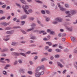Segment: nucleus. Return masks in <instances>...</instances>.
Masks as SVG:
<instances>
[{
	"label": "nucleus",
	"instance_id": "338daca9",
	"mask_svg": "<svg viewBox=\"0 0 77 77\" xmlns=\"http://www.w3.org/2000/svg\"><path fill=\"white\" fill-rule=\"evenodd\" d=\"M6 33H7V34H11V31H8L6 32Z\"/></svg>",
	"mask_w": 77,
	"mask_h": 77
},
{
	"label": "nucleus",
	"instance_id": "c9c22d12",
	"mask_svg": "<svg viewBox=\"0 0 77 77\" xmlns=\"http://www.w3.org/2000/svg\"><path fill=\"white\" fill-rule=\"evenodd\" d=\"M64 6L66 8H69V5L68 4H65L64 5Z\"/></svg>",
	"mask_w": 77,
	"mask_h": 77
},
{
	"label": "nucleus",
	"instance_id": "de8ad7c7",
	"mask_svg": "<svg viewBox=\"0 0 77 77\" xmlns=\"http://www.w3.org/2000/svg\"><path fill=\"white\" fill-rule=\"evenodd\" d=\"M18 64V62L17 61H16L14 62V65H17Z\"/></svg>",
	"mask_w": 77,
	"mask_h": 77
},
{
	"label": "nucleus",
	"instance_id": "412c9836",
	"mask_svg": "<svg viewBox=\"0 0 77 77\" xmlns=\"http://www.w3.org/2000/svg\"><path fill=\"white\" fill-rule=\"evenodd\" d=\"M35 2H37V3H40V4H42V3H43V2H42V1H39V0H35Z\"/></svg>",
	"mask_w": 77,
	"mask_h": 77
},
{
	"label": "nucleus",
	"instance_id": "e433bc0d",
	"mask_svg": "<svg viewBox=\"0 0 77 77\" xmlns=\"http://www.w3.org/2000/svg\"><path fill=\"white\" fill-rule=\"evenodd\" d=\"M18 62L19 63L21 64L23 63V61H22V60L19 59L18 60Z\"/></svg>",
	"mask_w": 77,
	"mask_h": 77
},
{
	"label": "nucleus",
	"instance_id": "f3484780",
	"mask_svg": "<svg viewBox=\"0 0 77 77\" xmlns=\"http://www.w3.org/2000/svg\"><path fill=\"white\" fill-rule=\"evenodd\" d=\"M34 30V28L33 27H32L31 29H29L26 30L27 32H30V31H31V30Z\"/></svg>",
	"mask_w": 77,
	"mask_h": 77
},
{
	"label": "nucleus",
	"instance_id": "aec40b11",
	"mask_svg": "<svg viewBox=\"0 0 77 77\" xmlns=\"http://www.w3.org/2000/svg\"><path fill=\"white\" fill-rule=\"evenodd\" d=\"M9 23H6V22H4V26H7L8 25H9Z\"/></svg>",
	"mask_w": 77,
	"mask_h": 77
},
{
	"label": "nucleus",
	"instance_id": "ea45409f",
	"mask_svg": "<svg viewBox=\"0 0 77 77\" xmlns=\"http://www.w3.org/2000/svg\"><path fill=\"white\" fill-rule=\"evenodd\" d=\"M71 39L72 41H74L75 40V38L73 37H71Z\"/></svg>",
	"mask_w": 77,
	"mask_h": 77
},
{
	"label": "nucleus",
	"instance_id": "c03bdc74",
	"mask_svg": "<svg viewBox=\"0 0 77 77\" xmlns=\"http://www.w3.org/2000/svg\"><path fill=\"white\" fill-rule=\"evenodd\" d=\"M57 5L59 8H60V7H61L60 3H57Z\"/></svg>",
	"mask_w": 77,
	"mask_h": 77
},
{
	"label": "nucleus",
	"instance_id": "37998d69",
	"mask_svg": "<svg viewBox=\"0 0 77 77\" xmlns=\"http://www.w3.org/2000/svg\"><path fill=\"white\" fill-rule=\"evenodd\" d=\"M26 1L28 3H32L33 2V0H26Z\"/></svg>",
	"mask_w": 77,
	"mask_h": 77
},
{
	"label": "nucleus",
	"instance_id": "bf43d9fd",
	"mask_svg": "<svg viewBox=\"0 0 77 77\" xmlns=\"http://www.w3.org/2000/svg\"><path fill=\"white\" fill-rule=\"evenodd\" d=\"M40 75H43L44 74V72L42 71L41 72H40Z\"/></svg>",
	"mask_w": 77,
	"mask_h": 77
},
{
	"label": "nucleus",
	"instance_id": "4d7b16f0",
	"mask_svg": "<svg viewBox=\"0 0 77 77\" xmlns=\"http://www.w3.org/2000/svg\"><path fill=\"white\" fill-rule=\"evenodd\" d=\"M31 53V51H28L25 53L26 54H30Z\"/></svg>",
	"mask_w": 77,
	"mask_h": 77
},
{
	"label": "nucleus",
	"instance_id": "3c124183",
	"mask_svg": "<svg viewBox=\"0 0 77 77\" xmlns=\"http://www.w3.org/2000/svg\"><path fill=\"white\" fill-rule=\"evenodd\" d=\"M29 18V20H32V21H33V20H34V18L32 17H30Z\"/></svg>",
	"mask_w": 77,
	"mask_h": 77
},
{
	"label": "nucleus",
	"instance_id": "2f4dec72",
	"mask_svg": "<svg viewBox=\"0 0 77 77\" xmlns=\"http://www.w3.org/2000/svg\"><path fill=\"white\" fill-rule=\"evenodd\" d=\"M59 57H60V55H59L57 54L54 56V57H55V58H59Z\"/></svg>",
	"mask_w": 77,
	"mask_h": 77
},
{
	"label": "nucleus",
	"instance_id": "49530a36",
	"mask_svg": "<svg viewBox=\"0 0 77 77\" xmlns=\"http://www.w3.org/2000/svg\"><path fill=\"white\" fill-rule=\"evenodd\" d=\"M6 18V17H2L1 18H0V20H5Z\"/></svg>",
	"mask_w": 77,
	"mask_h": 77
},
{
	"label": "nucleus",
	"instance_id": "f03ea898",
	"mask_svg": "<svg viewBox=\"0 0 77 77\" xmlns=\"http://www.w3.org/2000/svg\"><path fill=\"white\" fill-rule=\"evenodd\" d=\"M22 6L23 9L24 11L25 12L26 14L29 15V13L28 12V11H27V9L25 8V7H24V5H22Z\"/></svg>",
	"mask_w": 77,
	"mask_h": 77
},
{
	"label": "nucleus",
	"instance_id": "f257e3e1",
	"mask_svg": "<svg viewBox=\"0 0 77 77\" xmlns=\"http://www.w3.org/2000/svg\"><path fill=\"white\" fill-rule=\"evenodd\" d=\"M55 21H58V22H62L63 21V18L61 17H57L55 18Z\"/></svg>",
	"mask_w": 77,
	"mask_h": 77
},
{
	"label": "nucleus",
	"instance_id": "6e6d98bb",
	"mask_svg": "<svg viewBox=\"0 0 77 77\" xmlns=\"http://www.w3.org/2000/svg\"><path fill=\"white\" fill-rule=\"evenodd\" d=\"M14 33V30H12L10 31V34H13Z\"/></svg>",
	"mask_w": 77,
	"mask_h": 77
},
{
	"label": "nucleus",
	"instance_id": "0eeeda50",
	"mask_svg": "<svg viewBox=\"0 0 77 77\" xmlns=\"http://www.w3.org/2000/svg\"><path fill=\"white\" fill-rule=\"evenodd\" d=\"M41 69V67H38L35 70L36 72L37 73H40V72L39 71H40Z\"/></svg>",
	"mask_w": 77,
	"mask_h": 77
},
{
	"label": "nucleus",
	"instance_id": "f704fd0d",
	"mask_svg": "<svg viewBox=\"0 0 77 77\" xmlns=\"http://www.w3.org/2000/svg\"><path fill=\"white\" fill-rule=\"evenodd\" d=\"M45 32V30L40 31L39 32V34H41V33H44Z\"/></svg>",
	"mask_w": 77,
	"mask_h": 77
},
{
	"label": "nucleus",
	"instance_id": "b1692460",
	"mask_svg": "<svg viewBox=\"0 0 77 77\" xmlns=\"http://www.w3.org/2000/svg\"><path fill=\"white\" fill-rule=\"evenodd\" d=\"M3 74L4 75H7L8 74V73H7V72L5 70H4L3 72Z\"/></svg>",
	"mask_w": 77,
	"mask_h": 77
},
{
	"label": "nucleus",
	"instance_id": "1a4fd4ad",
	"mask_svg": "<svg viewBox=\"0 0 77 77\" xmlns=\"http://www.w3.org/2000/svg\"><path fill=\"white\" fill-rule=\"evenodd\" d=\"M44 18H45V21L46 22H48L50 21V18L48 17H47L46 16H44Z\"/></svg>",
	"mask_w": 77,
	"mask_h": 77
},
{
	"label": "nucleus",
	"instance_id": "c756f323",
	"mask_svg": "<svg viewBox=\"0 0 77 77\" xmlns=\"http://www.w3.org/2000/svg\"><path fill=\"white\" fill-rule=\"evenodd\" d=\"M28 73L30 75H32V74H33V72L30 71H29L28 72Z\"/></svg>",
	"mask_w": 77,
	"mask_h": 77
},
{
	"label": "nucleus",
	"instance_id": "4c0bfd02",
	"mask_svg": "<svg viewBox=\"0 0 77 77\" xmlns=\"http://www.w3.org/2000/svg\"><path fill=\"white\" fill-rule=\"evenodd\" d=\"M47 60V59L45 58H43L41 60V62H43V61H44L45 60Z\"/></svg>",
	"mask_w": 77,
	"mask_h": 77
},
{
	"label": "nucleus",
	"instance_id": "72a5a7b5",
	"mask_svg": "<svg viewBox=\"0 0 77 77\" xmlns=\"http://www.w3.org/2000/svg\"><path fill=\"white\" fill-rule=\"evenodd\" d=\"M8 49L5 48V49H4L2 50V52H5V51H8Z\"/></svg>",
	"mask_w": 77,
	"mask_h": 77
},
{
	"label": "nucleus",
	"instance_id": "052dcab7",
	"mask_svg": "<svg viewBox=\"0 0 77 77\" xmlns=\"http://www.w3.org/2000/svg\"><path fill=\"white\" fill-rule=\"evenodd\" d=\"M11 8V7L9 6H8L6 8V9L7 10H9V9H10V8Z\"/></svg>",
	"mask_w": 77,
	"mask_h": 77
},
{
	"label": "nucleus",
	"instance_id": "e2e57ef3",
	"mask_svg": "<svg viewBox=\"0 0 77 77\" xmlns=\"http://www.w3.org/2000/svg\"><path fill=\"white\" fill-rule=\"evenodd\" d=\"M49 48V47L48 46H46L45 48V50H48Z\"/></svg>",
	"mask_w": 77,
	"mask_h": 77
},
{
	"label": "nucleus",
	"instance_id": "f8f14e48",
	"mask_svg": "<svg viewBox=\"0 0 77 77\" xmlns=\"http://www.w3.org/2000/svg\"><path fill=\"white\" fill-rule=\"evenodd\" d=\"M40 73H37L35 72V75L36 77H40Z\"/></svg>",
	"mask_w": 77,
	"mask_h": 77
},
{
	"label": "nucleus",
	"instance_id": "5701e85b",
	"mask_svg": "<svg viewBox=\"0 0 77 77\" xmlns=\"http://www.w3.org/2000/svg\"><path fill=\"white\" fill-rule=\"evenodd\" d=\"M28 13L29 12V13H30V14H32V13L33 12V10H32V9H29V10H28Z\"/></svg>",
	"mask_w": 77,
	"mask_h": 77
},
{
	"label": "nucleus",
	"instance_id": "473e14b6",
	"mask_svg": "<svg viewBox=\"0 0 77 77\" xmlns=\"http://www.w3.org/2000/svg\"><path fill=\"white\" fill-rule=\"evenodd\" d=\"M20 55H21V56H24V57H26V55L24 53H20Z\"/></svg>",
	"mask_w": 77,
	"mask_h": 77
},
{
	"label": "nucleus",
	"instance_id": "a18cd8bd",
	"mask_svg": "<svg viewBox=\"0 0 77 77\" xmlns=\"http://www.w3.org/2000/svg\"><path fill=\"white\" fill-rule=\"evenodd\" d=\"M10 39V38H7V39H5V38H3V40H4L5 42L8 41H9Z\"/></svg>",
	"mask_w": 77,
	"mask_h": 77
},
{
	"label": "nucleus",
	"instance_id": "58836bf2",
	"mask_svg": "<svg viewBox=\"0 0 77 77\" xmlns=\"http://www.w3.org/2000/svg\"><path fill=\"white\" fill-rule=\"evenodd\" d=\"M25 8L28 9H29V5H25Z\"/></svg>",
	"mask_w": 77,
	"mask_h": 77
},
{
	"label": "nucleus",
	"instance_id": "2eb2a0df",
	"mask_svg": "<svg viewBox=\"0 0 77 77\" xmlns=\"http://www.w3.org/2000/svg\"><path fill=\"white\" fill-rule=\"evenodd\" d=\"M59 8H60V10L61 11H62V12L65 11V8H63V7H61Z\"/></svg>",
	"mask_w": 77,
	"mask_h": 77
},
{
	"label": "nucleus",
	"instance_id": "a19ab883",
	"mask_svg": "<svg viewBox=\"0 0 77 77\" xmlns=\"http://www.w3.org/2000/svg\"><path fill=\"white\" fill-rule=\"evenodd\" d=\"M16 5L17 6L19 7V8H21V5H20L19 4L17 3Z\"/></svg>",
	"mask_w": 77,
	"mask_h": 77
},
{
	"label": "nucleus",
	"instance_id": "9d476101",
	"mask_svg": "<svg viewBox=\"0 0 77 77\" xmlns=\"http://www.w3.org/2000/svg\"><path fill=\"white\" fill-rule=\"evenodd\" d=\"M69 13H70V11H66V14L68 15V16L69 17H71V14H69Z\"/></svg>",
	"mask_w": 77,
	"mask_h": 77
},
{
	"label": "nucleus",
	"instance_id": "603ef678",
	"mask_svg": "<svg viewBox=\"0 0 77 77\" xmlns=\"http://www.w3.org/2000/svg\"><path fill=\"white\" fill-rule=\"evenodd\" d=\"M60 62H61L62 63H64V61H63V60L62 59H60L59 60Z\"/></svg>",
	"mask_w": 77,
	"mask_h": 77
},
{
	"label": "nucleus",
	"instance_id": "20e7f679",
	"mask_svg": "<svg viewBox=\"0 0 77 77\" xmlns=\"http://www.w3.org/2000/svg\"><path fill=\"white\" fill-rule=\"evenodd\" d=\"M70 13L73 15L76 14V11L75 10H71L70 11Z\"/></svg>",
	"mask_w": 77,
	"mask_h": 77
},
{
	"label": "nucleus",
	"instance_id": "6e6552de",
	"mask_svg": "<svg viewBox=\"0 0 77 77\" xmlns=\"http://www.w3.org/2000/svg\"><path fill=\"white\" fill-rule=\"evenodd\" d=\"M66 29L67 30H69L70 32H72V27H69L68 26L66 27Z\"/></svg>",
	"mask_w": 77,
	"mask_h": 77
},
{
	"label": "nucleus",
	"instance_id": "39448f33",
	"mask_svg": "<svg viewBox=\"0 0 77 77\" xmlns=\"http://www.w3.org/2000/svg\"><path fill=\"white\" fill-rule=\"evenodd\" d=\"M11 45L13 46H17L18 45V42H13L11 43Z\"/></svg>",
	"mask_w": 77,
	"mask_h": 77
},
{
	"label": "nucleus",
	"instance_id": "864d4df0",
	"mask_svg": "<svg viewBox=\"0 0 77 77\" xmlns=\"http://www.w3.org/2000/svg\"><path fill=\"white\" fill-rule=\"evenodd\" d=\"M21 32L23 34H26V33H27V32L24 31V30H21Z\"/></svg>",
	"mask_w": 77,
	"mask_h": 77
},
{
	"label": "nucleus",
	"instance_id": "79ce46f5",
	"mask_svg": "<svg viewBox=\"0 0 77 77\" xmlns=\"http://www.w3.org/2000/svg\"><path fill=\"white\" fill-rule=\"evenodd\" d=\"M55 51L57 52H61V50L59 49H57L55 50Z\"/></svg>",
	"mask_w": 77,
	"mask_h": 77
},
{
	"label": "nucleus",
	"instance_id": "4be33fe9",
	"mask_svg": "<svg viewBox=\"0 0 77 77\" xmlns=\"http://www.w3.org/2000/svg\"><path fill=\"white\" fill-rule=\"evenodd\" d=\"M41 13L42 14H43V15H45V11L44 10L41 11Z\"/></svg>",
	"mask_w": 77,
	"mask_h": 77
},
{
	"label": "nucleus",
	"instance_id": "09e8293b",
	"mask_svg": "<svg viewBox=\"0 0 77 77\" xmlns=\"http://www.w3.org/2000/svg\"><path fill=\"white\" fill-rule=\"evenodd\" d=\"M47 32L48 33H50L51 32V30L50 29H48L47 30Z\"/></svg>",
	"mask_w": 77,
	"mask_h": 77
},
{
	"label": "nucleus",
	"instance_id": "13d9d810",
	"mask_svg": "<svg viewBox=\"0 0 77 77\" xmlns=\"http://www.w3.org/2000/svg\"><path fill=\"white\" fill-rule=\"evenodd\" d=\"M64 51L65 52H67V51H69V50L67 48H66L64 49Z\"/></svg>",
	"mask_w": 77,
	"mask_h": 77
},
{
	"label": "nucleus",
	"instance_id": "c85d7f7f",
	"mask_svg": "<svg viewBox=\"0 0 77 77\" xmlns=\"http://www.w3.org/2000/svg\"><path fill=\"white\" fill-rule=\"evenodd\" d=\"M25 23L26 22L25 21H22L21 22V25L22 26H24Z\"/></svg>",
	"mask_w": 77,
	"mask_h": 77
},
{
	"label": "nucleus",
	"instance_id": "9b49d317",
	"mask_svg": "<svg viewBox=\"0 0 77 77\" xmlns=\"http://www.w3.org/2000/svg\"><path fill=\"white\" fill-rule=\"evenodd\" d=\"M21 2L22 3L24 4V5H27V3L25 1V0H20Z\"/></svg>",
	"mask_w": 77,
	"mask_h": 77
},
{
	"label": "nucleus",
	"instance_id": "0e129e2a",
	"mask_svg": "<svg viewBox=\"0 0 77 77\" xmlns=\"http://www.w3.org/2000/svg\"><path fill=\"white\" fill-rule=\"evenodd\" d=\"M48 51L49 52H51L52 51V49H49L48 50Z\"/></svg>",
	"mask_w": 77,
	"mask_h": 77
},
{
	"label": "nucleus",
	"instance_id": "a211bd4d",
	"mask_svg": "<svg viewBox=\"0 0 77 77\" xmlns=\"http://www.w3.org/2000/svg\"><path fill=\"white\" fill-rule=\"evenodd\" d=\"M11 29V27H7L5 28V30H9Z\"/></svg>",
	"mask_w": 77,
	"mask_h": 77
},
{
	"label": "nucleus",
	"instance_id": "7ed1b4c3",
	"mask_svg": "<svg viewBox=\"0 0 77 77\" xmlns=\"http://www.w3.org/2000/svg\"><path fill=\"white\" fill-rule=\"evenodd\" d=\"M13 56H20V53L18 52H13Z\"/></svg>",
	"mask_w": 77,
	"mask_h": 77
},
{
	"label": "nucleus",
	"instance_id": "4468645a",
	"mask_svg": "<svg viewBox=\"0 0 77 77\" xmlns=\"http://www.w3.org/2000/svg\"><path fill=\"white\" fill-rule=\"evenodd\" d=\"M27 18V15H24L22 16V17H21V19H26Z\"/></svg>",
	"mask_w": 77,
	"mask_h": 77
},
{
	"label": "nucleus",
	"instance_id": "393cba45",
	"mask_svg": "<svg viewBox=\"0 0 77 77\" xmlns=\"http://www.w3.org/2000/svg\"><path fill=\"white\" fill-rule=\"evenodd\" d=\"M45 11L47 14H50V11L49 10H45Z\"/></svg>",
	"mask_w": 77,
	"mask_h": 77
},
{
	"label": "nucleus",
	"instance_id": "a878e982",
	"mask_svg": "<svg viewBox=\"0 0 77 77\" xmlns=\"http://www.w3.org/2000/svg\"><path fill=\"white\" fill-rule=\"evenodd\" d=\"M60 45L59 46V48L60 49H63V46H61V45H62L60 44H59Z\"/></svg>",
	"mask_w": 77,
	"mask_h": 77
},
{
	"label": "nucleus",
	"instance_id": "680f3d73",
	"mask_svg": "<svg viewBox=\"0 0 77 77\" xmlns=\"http://www.w3.org/2000/svg\"><path fill=\"white\" fill-rule=\"evenodd\" d=\"M38 59V56H35L34 58V60H36V59Z\"/></svg>",
	"mask_w": 77,
	"mask_h": 77
},
{
	"label": "nucleus",
	"instance_id": "69168bd1",
	"mask_svg": "<svg viewBox=\"0 0 77 77\" xmlns=\"http://www.w3.org/2000/svg\"><path fill=\"white\" fill-rule=\"evenodd\" d=\"M10 36V35H7L5 36V38H9V37Z\"/></svg>",
	"mask_w": 77,
	"mask_h": 77
},
{
	"label": "nucleus",
	"instance_id": "dca6fc26",
	"mask_svg": "<svg viewBox=\"0 0 77 77\" xmlns=\"http://www.w3.org/2000/svg\"><path fill=\"white\" fill-rule=\"evenodd\" d=\"M11 67V65L10 64H7L5 66V69H8V67Z\"/></svg>",
	"mask_w": 77,
	"mask_h": 77
},
{
	"label": "nucleus",
	"instance_id": "8fccbe9b",
	"mask_svg": "<svg viewBox=\"0 0 77 77\" xmlns=\"http://www.w3.org/2000/svg\"><path fill=\"white\" fill-rule=\"evenodd\" d=\"M4 12L2 10H0V14H3Z\"/></svg>",
	"mask_w": 77,
	"mask_h": 77
},
{
	"label": "nucleus",
	"instance_id": "774afa93",
	"mask_svg": "<svg viewBox=\"0 0 77 77\" xmlns=\"http://www.w3.org/2000/svg\"><path fill=\"white\" fill-rule=\"evenodd\" d=\"M43 39L44 41H47L48 40V39L47 38H43Z\"/></svg>",
	"mask_w": 77,
	"mask_h": 77
},
{
	"label": "nucleus",
	"instance_id": "423d86ee",
	"mask_svg": "<svg viewBox=\"0 0 77 77\" xmlns=\"http://www.w3.org/2000/svg\"><path fill=\"white\" fill-rule=\"evenodd\" d=\"M57 64L58 66H60V68H63V67L64 66L63 65L61 64V63H60L59 62H57Z\"/></svg>",
	"mask_w": 77,
	"mask_h": 77
},
{
	"label": "nucleus",
	"instance_id": "7c9ffc66",
	"mask_svg": "<svg viewBox=\"0 0 77 77\" xmlns=\"http://www.w3.org/2000/svg\"><path fill=\"white\" fill-rule=\"evenodd\" d=\"M30 39H36V37L35 36H33V37H32L31 38H30Z\"/></svg>",
	"mask_w": 77,
	"mask_h": 77
},
{
	"label": "nucleus",
	"instance_id": "ddd939ff",
	"mask_svg": "<svg viewBox=\"0 0 77 77\" xmlns=\"http://www.w3.org/2000/svg\"><path fill=\"white\" fill-rule=\"evenodd\" d=\"M4 60H5V58L2 57L0 59V62L2 63H5V62L4 61H3Z\"/></svg>",
	"mask_w": 77,
	"mask_h": 77
},
{
	"label": "nucleus",
	"instance_id": "6ab92c4d",
	"mask_svg": "<svg viewBox=\"0 0 77 77\" xmlns=\"http://www.w3.org/2000/svg\"><path fill=\"white\" fill-rule=\"evenodd\" d=\"M46 44H48L49 46H51V45H52V43L50 42H46Z\"/></svg>",
	"mask_w": 77,
	"mask_h": 77
},
{
	"label": "nucleus",
	"instance_id": "bb28decb",
	"mask_svg": "<svg viewBox=\"0 0 77 77\" xmlns=\"http://www.w3.org/2000/svg\"><path fill=\"white\" fill-rule=\"evenodd\" d=\"M50 34L51 35H55L56 34V33L54 31H51V32Z\"/></svg>",
	"mask_w": 77,
	"mask_h": 77
},
{
	"label": "nucleus",
	"instance_id": "cd10ccee",
	"mask_svg": "<svg viewBox=\"0 0 77 77\" xmlns=\"http://www.w3.org/2000/svg\"><path fill=\"white\" fill-rule=\"evenodd\" d=\"M36 26V24L34 23H32L31 25V27H35Z\"/></svg>",
	"mask_w": 77,
	"mask_h": 77
},
{
	"label": "nucleus",
	"instance_id": "5fc2aeb1",
	"mask_svg": "<svg viewBox=\"0 0 77 77\" xmlns=\"http://www.w3.org/2000/svg\"><path fill=\"white\" fill-rule=\"evenodd\" d=\"M53 24H57L58 23V22L57 21H54L52 22Z\"/></svg>",
	"mask_w": 77,
	"mask_h": 77
}]
</instances>
